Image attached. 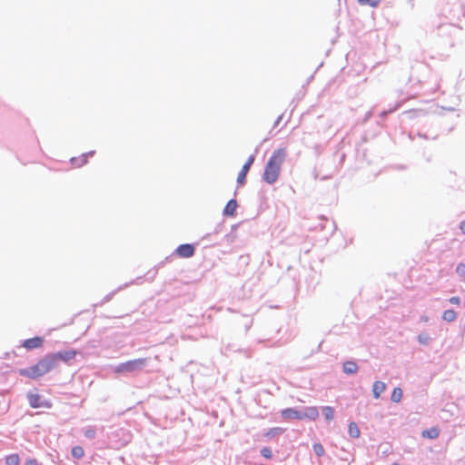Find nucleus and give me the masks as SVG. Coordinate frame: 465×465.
Returning a JSON list of instances; mask_svg holds the SVG:
<instances>
[{
    "label": "nucleus",
    "instance_id": "nucleus-25",
    "mask_svg": "<svg viewBox=\"0 0 465 465\" xmlns=\"http://www.w3.org/2000/svg\"><path fill=\"white\" fill-rule=\"evenodd\" d=\"M381 0H358L361 5H369L371 7H376L379 5Z\"/></svg>",
    "mask_w": 465,
    "mask_h": 465
},
{
    "label": "nucleus",
    "instance_id": "nucleus-31",
    "mask_svg": "<svg viewBox=\"0 0 465 465\" xmlns=\"http://www.w3.org/2000/svg\"><path fill=\"white\" fill-rule=\"evenodd\" d=\"M119 290H122V287H120V288H118L116 291H114V292H111V293L107 294V295L104 298L103 302H109V301L113 298V296L115 294V292H116L117 291H119Z\"/></svg>",
    "mask_w": 465,
    "mask_h": 465
},
{
    "label": "nucleus",
    "instance_id": "nucleus-12",
    "mask_svg": "<svg viewBox=\"0 0 465 465\" xmlns=\"http://www.w3.org/2000/svg\"><path fill=\"white\" fill-rule=\"evenodd\" d=\"M386 384L382 381H377L372 385V395L375 399H379L381 394L385 391Z\"/></svg>",
    "mask_w": 465,
    "mask_h": 465
},
{
    "label": "nucleus",
    "instance_id": "nucleus-27",
    "mask_svg": "<svg viewBox=\"0 0 465 465\" xmlns=\"http://www.w3.org/2000/svg\"><path fill=\"white\" fill-rule=\"evenodd\" d=\"M260 453L262 457H264L265 459H268V460L272 459V450L269 447L262 448L260 450Z\"/></svg>",
    "mask_w": 465,
    "mask_h": 465
},
{
    "label": "nucleus",
    "instance_id": "nucleus-29",
    "mask_svg": "<svg viewBox=\"0 0 465 465\" xmlns=\"http://www.w3.org/2000/svg\"><path fill=\"white\" fill-rule=\"evenodd\" d=\"M456 272L461 276L465 277V264L464 263H459L456 268Z\"/></svg>",
    "mask_w": 465,
    "mask_h": 465
},
{
    "label": "nucleus",
    "instance_id": "nucleus-28",
    "mask_svg": "<svg viewBox=\"0 0 465 465\" xmlns=\"http://www.w3.org/2000/svg\"><path fill=\"white\" fill-rule=\"evenodd\" d=\"M242 320H243V326H244V330H245V332H247L250 328L252 327V323H253V320L250 317H246V316H243L242 317Z\"/></svg>",
    "mask_w": 465,
    "mask_h": 465
},
{
    "label": "nucleus",
    "instance_id": "nucleus-9",
    "mask_svg": "<svg viewBox=\"0 0 465 465\" xmlns=\"http://www.w3.org/2000/svg\"><path fill=\"white\" fill-rule=\"evenodd\" d=\"M44 342V339L42 337H34L27 339L24 341L23 346L27 350H33L36 348H40Z\"/></svg>",
    "mask_w": 465,
    "mask_h": 465
},
{
    "label": "nucleus",
    "instance_id": "nucleus-36",
    "mask_svg": "<svg viewBox=\"0 0 465 465\" xmlns=\"http://www.w3.org/2000/svg\"><path fill=\"white\" fill-rule=\"evenodd\" d=\"M460 229L462 231L463 233H465V220L460 223Z\"/></svg>",
    "mask_w": 465,
    "mask_h": 465
},
{
    "label": "nucleus",
    "instance_id": "nucleus-24",
    "mask_svg": "<svg viewBox=\"0 0 465 465\" xmlns=\"http://www.w3.org/2000/svg\"><path fill=\"white\" fill-rule=\"evenodd\" d=\"M312 449L317 457H322L324 455V448L321 443H314L312 445Z\"/></svg>",
    "mask_w": 465,
    "mask_h": 465
},
{
    "label": "nucleus",
    "instance_id": "nucleus-17",
    "mask_svg": "<svg viewBox=\"0 0 465 465\" xmlns=\"http://www.w3.org/2000/svg\"><path fill=\"white\" fill-rule=\"evenodd\" d=\"M322 413L326 420H332L334 418V410L331 406H324L322 409Z\"/></svg>",
    "mask_w": 465,
    "mask_h": 465
},
{
    "label": "nucleus",
    "instance_id": "nucleus-14",
    "mask_svg": "<svg viewBox=\"0 0 465 465\" xmlns=\"http://www.w3.org/2000/svg\"><path fill=\"white\" fill-rule=\"evenodd\" d=\"M343 372L346 374H355L358 371V365L353 361H348L343 363Z\"/></svg>",
    "mask_w": 465,
    "mask_h": 465
},
{
    "label": "nucleus",
    "instance_id": "nucleus-33",
    "mask_svg": "<svg viewBox=\"0 0 465 465\" xmlns=\"http://www.w3.org/2000/svg\"><path fill=\"white\" fill-rule=\"evenodd\" d=\"M25 465H38V462L35 459H28Z\"/></svg>",
    "mask_w": 465,
    "mask_h": 465
},
{
    "label": "nucleus",
    "instance_id": "nucleus-22",
    "mask_svg": "<svg viewBox=\"0 0 465 465\" xmlns=\"http://www.w3.org/2000/svg\"><path fill=\"white\" fill-rule=\"evenodd\" d=\"M402 398V390L401 388H394L391 396L393 402H400Z\"/></svg>",
    "mask_w": 465,
    "mask_h": 465
},
{
    "label": "nucleus",
    "instance_id": "nucleus-21",
    "mask_svg": "<svg viewBox=\"0 0 465 465\" xmlns=\"http://www.w3.org/2000/svg\"><path fill=\"white\" fill-rule=\"evenodd\" d=\"M20 458L18 454H10L5 457L6 465H19Z\"/></svg>",
    "mask_w": 465,
    "mask_h": 465
},
{
    "label": "nucleus",
    "instance_id": "nucleus-13",
    "mask_svg": "<svg viewBox=\"0 0 465 465\" xmlns=\"http://www.w3.org/2000/svg\"><path fill=\"white\" fill-rule=\"evenodd\" d=\"M459 29H460L459 27H457L451 24L440 25L438 27L439 34L442 35H451L452 33L457 32Z\"/></svg>",
    "mask_w": 465,
    "mask_h": 465
},
{
    "label": "nucleus",
    "instance_id": "nucleus-16",
    "mask_svg": "<svg viewBox=\"0 0 465 465\" xmlns=\"http://www.w3.org/2000/svg\"><path fill=\"white\" fill-rule=\"evenodd\" d=\"M284 430H285L283 428L280 427L272 428L264 434V437L271 440L274 437L280 436L284 432Z\"/></svg>",
    "mask_w": 465,
    "mask_h": 465
},
{
    "label": "nucleus",
    "instance_id": "nucleus-38",
    "mask_svg": "<svg viewBox=\"0 0 465 465\" xmlns=\"http://www.w3.org/2000/svg\"><path fill=\"white\" fill-rule=\"evenodd\" d=\"M392 465H400V464H399V463H397V462H394V463H392Z\"/></svg>",
    "mask_w": 465,
    "mask_h": 465
},
{
    "label": "nucleus",
    "instance_id": "nucleus-19",
    "mask_svg": "<svg viewBox=\"0 0 465 465\" xmlns=\"http://www.w3.org/2000/svg\"><path fill=\"white\" fill-rule=\"evenodd\" d=\"M457 318V313L453 310H446L443 312L442 319L448 322H454Z\"/></svg>",
    "mask_w": 465,
    "mask_h": 465
},
{
    "label": "nucleus",
    "instance_id": "nucleus-6",
    "mask_svg": "<svg viewBox=\"0 0 465 465\" xmlns=\"http://www.w3.org/2000/svg\"><path fill=\"white\" fill-rule=\"evenodd\" d=\"M254 155H251L246 163L243 164V166L242 167V170L240 171L239 174H238V177H237V183L239 185H243L246 182V175L248 173V172L250 171V168L252 166V164L254 162Z\"/></svg>",
    "mask_w": 465,
    "mask_h": 465
},
{
    "label": "nucleus",
    "instance_id": "nucleus-15",
    "mask_svg": "<svg viewBox=\"0 0 465 465\" xmlns=\"http://www.w3.org/2000/svg\"><path fill=\"white\" fill-rule=\"evenodd\" d=\"M440 435V430L436 427H432L429 430H424L422 432H421V436L423 438H428V439H431V440H434V439H437Z\"/></svg>",
    "mask_w": 465,
    "mask_h": 465
},
{
    "label": "nucleus",
    "instance_id": "nucleus-1",
    "mask_svg": "<svg viewBox=\"0 0 465 465\" xmlns=\"http://www.w3.org/2000/svg\"><path fill=\"white\" fill-rule=\"evenodd\" d=\"M58 367L53 353L46 354L36 364L28 368L20 369L19 374L30 379H38Z\"/></svg>",
    "mask_w": 465,
    "mask_h": 465
},
{
    "label": "nucleus",
    "instance_id": "nucleus-2",
    "mask_svg": "<svg viewBox=\"0 0 465 465\" xmlns=\"http://www.w3.org/2000/svg\"><path fill=\"white\" fill-rule=\"evenodd\" d=\"M286 157V151L284 148H280L275 150L272 156L269 158L264 172L262 175V179L269 184L274 183L279 175L282 163Z\"/></svg>",
    "mask_w": 465,
    "mask_h": 465
},
{
    "label": "nucleus",
    "instance_id": "nucleus-7",
    "mask_svg": "<svg viewBox=\"0 0 465 465\" xmlns=\"http://www.w3.org/2000/svg\"><path fill=\"white\" fill-rule=\"evenodd\" d=\"M281 415L284 420H303L302 410L295 408H287L281 411Z\"/></svg>",
    "mask_w": 465,
    "mask_h": 465
},
{
    "label": "nucleus",
    "instance_id": "nucleus-30",
    "mask_svg": "<svg viewBox=\"0 0 465 465\" xmlns=\"http://www.w3.org/2000/svg\"><path fill=\"white\" fill-rule=\"evenodd\" d=\"M96 431L93 428H89L84 431V436L87 439H94L95 437Z\"/></svg>",
    "mask_w": 465,
    "mask_h": 465
},
{
    "label": "nucleus",
    "instance_id": "nucleus-18",
    "mask_svg": "<svg viewBox=\"0 0 465 465\" xmlns=\"http://www.w3.org/2000/svg\"><path fill=\"white\" fill-rule=\"evenodd\" d=\"M348 433L351 438L360 437V429L355 422H351L348 428Z\"/></svg>",
    "mask_w": 465,
    "mask_h": 465
},
{
    "label": "nucleus",
    "instance_id": "nucleus-5",
    "mask_svg": "<svg viewBox=\"0 0 465 465\" xmlns=\"http://www.w3.org/2000/svg\"><path fill=\"white\" fill-rule=\"evenodd\" d=\"M76 354H77V351L75 350L60 351L53 353V355L56 359L57 365H59L60 361L68 363L70 361L74 359Z\"/></svg>",
    "mask_w": 465,
    "mask_h": 465
},
{
    "label": "nucleus",
    "instance_id": "nucleus-3",
    "mask_svg": "<svg viewBox=\"0 0 465 465\" xmlns=\"http://www.w3.org/2000/svg\"><path fill=\"white\" fill-rule=\"evenodd\" d=\"M147 362H148L147 358H139V359L127 361L125 362H122V363L118 364L115 367V372H117V373L139 372L147 365Z\"/></svg>",
    "mask_w": 465,
    "mask_h": 465
},
{
    "label": "nucleus",
    "instance_id": "nucleus-23",
    "mask_svg": "<svg viewBox=\"0 0 465 465\" xmlns=\"http://www.w3.org/2000/svg\"><path fill=\"white\" fill-rule=\"evenodd\" d=\"M72 456L75 459H81L84 455V450L81 446H74L71 450Z\"/></svg>",
    "mask_w": 465,
    "mask_h": 465
},
{
    "label": "nucleus",
    "instance_id": "nucleus-32",
    "mask_svg": "<svg viewBox=\"0 0 465 465\" xmlns=\"http://www.w3.org/2000/svg\"><path fill=\"white\" fill-rule=\"evenodd\" d=\"M449 302H450V303H452V304H457V305H459V304L460 303V297H458V296H453V297H451V298L449 300Z\"/></svg>",
    "mask_w": 465,
    "mask_h": 465
},
{
    "label": "nucleus",
    "instance_id": "nucleus-20",
    "mask_svg": "<svg viewBox=\"0 0 465 465\" xmlns=\"http://www.w3.org/2000/svg\"><path fill=\"white\" fill-rule=\"evenodd\" d=\"M95 153L94 151H90L88 152L87 153H84L82 155L83 159L81 160V163H79V159L77 158H72L71 159V162L74 165H77V166H82L83 164H84L87 161H86V157L88 156H93L94 154Z\"/></svg>",
    "mask_w": 465,
    "mask_h": 465
},
{
    "label": "nucleus",
    "instance_id": "nucleus-37",
    "mask_svg": "<svg viewBox=\"0 0 465 465\" xmlns=\"http://www.w3.org/2000/svg\"><path fill=\"white\" fill-rule=\"evenodd\" d=\"M282 115H280V116L277 118V120H276V121H275V123H274V126H275V127L279 125V124H280V122L282 121Z\"/></svg>",
    "mask_w": 465,
    "mask_h": 465
},
{
    "label": "nucleus",
    "instance_id": "nucleus-35",
    "mask_svg": "<svg viewBox=\"0 0 465 465\" xmlns=\"http://www.w3.org/2000/svg\"><path fill=\"white\" fill-rule=\"evenodd\" d=\"M222 228H223V224H221V223H220V224H218V225L215 227V229H214V233H218V232H221V230H222Z\"/></svg>",
    "mask_w": 465,
    "mask_h": 465
},
{
    "label": "nucleus",
    "instance_id": "nucleus-10",
    "mask_svg": "<svg viewBox=\"0 0 465 465\" xmlns=\"http://www.w3.org/2000/svg\"><path fill=\"white\" fill-rule=\"evenodd\" d=\"M237 205V201L235 199H231L223 209V215L232 217L235 216Z\"/></svg>",
    "mask_w": 465,
    "mask_h": 465
},
{
    "label": "nucleus",
    "instance_id": "nucleus-4",
    "mask_svg": "<svg viewBox=\"0 0 465 465\" xmlns=\"http://www.w3.org/2000/svg\"><path fill=\"white\" fill-rule=\"evenodd\" d=\"M27 400L32 408H51V403L39 394L29 392Z\"/></svg>",
    "mask_w": 465,
    "mask_h": 465
},
{
    "label": "nucleus",
    "instance_id": "nucleus-11",
    "mask_svg": "<svg viewBox=\"0 0 465 465\" xmlns=\"http://www.w3.org/2000/svg\"><path fill=\"white\" fill-rule=\"evenodd\" d=\"M303 420L308 419L314 420L319 416V411L316 407H305L302 408Z\"/></svg>",
    "mask_w": 465,
    "mask_h": 465
},
{
    "label": "nucleus",
    "instance_id": "nucleus-34",
    "mask_svg": "<svg viewBox=\"0 0 465 465\" xmlns=\"http://www.w3.org/2000/svg\"><path fill=\"white\" fill-rule=\"evenodd\" d=\"M396 108H393V109H391L389 111H382L381 113V117L383 119L389 113H391L395 110Z\"/></svg>",
    "mask_w": 465,
    "mask_h": 465
},
{
    "label": "nucleus",
    "instance_id": "nucleus-26",
    "mask_svg": "<svg viewBox=\"0 0 465 465\" xmlns=\"http://www.w3.org/2000/svg\"><path fill=\"white\" fill-rule=\"evenodd\" d=\"M430 340L431 339L428 333H420L418 335V341L420 344L428 345L430 343Z\"/></svg>",
    "mask_w": 465,
    "mask_h": 465
},
{
    "label": "nucleus",
    "instance_id": "nucleus-8",
    "mask_svg": "<svg viewBox=\"0 0 465 465\" xmlns=\"http://www.w3.org/2000/svg\"><path fill=\"white\" fill-rule=\"evenodd\" d=\"M175 252L183 258H190L194 255L195 248L193 244L183 243L177 247Z\"/></svg>",
    "mask_w": 465,
    "mask_h": 465
}]
</instances>
